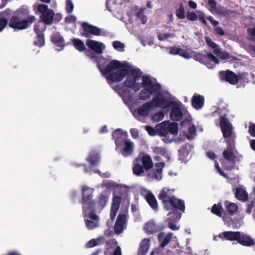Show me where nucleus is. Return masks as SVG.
I'll use <instances>...</instances> for the list:
<instances>
[{
    "label": "nucleus",
    "mask_w": 255,
    "mask_h": 255,
    "mask_svg": "<svg viewBox=\"0 0 255 255\" xmlns=\"http://www.w3.org/2000/svg\"><path fill=\"white\" fill-rule=\"evenodd\" d=\"M142 72L139 68L131 67L127 75V78L124 82L126 87L131 88L134 91L139 90L140 85L137 82L141 76Z\"/></svg>",
    "instance_id": "4"
},
{
    "label": "nucleus",
    "mask_w": 255,
    "mask_h": 255,
    "mask_svg": "<svg viewBox=\"0 0 255 255\" xmlns=\"http://www.w3.org/2000/svg\"><path fill=\"white\" fill-rule=\"evenodd\" d=\"M205 39L206 42V44L211 48L215 50V49H218L219 48L218 47V45L213 42L212 40L208 36H205Z\"/></svg>",
    "instance_id": "49"
},
{
    "label": "nucleus",
    "mask_w": 255,
    "mask_h": 255,
    "mask_svg": "<svg viewBox=\"0 0 255 255\" xmlns=\"http://www.w3.org/2000/svg\"><path fill=\"white\" fill-rule=\"evenodd\" d=\"M205 99L203 96L195 93L191 100L192 106L196 110L202 109L204 105Z\"/></svg>",
    "instance_id": "21"
},
{
    "label": "nucleus",
    "mask_w": 255,
    "mask_h": 255,
    "mask_svg": "<svg viewBox=\"0 0 255 255\" xmlns=\"http://www.w3.org/2000/svg\"><path fill=\"white\" fill-rule=\"evenodd\" d=\"M145 199L150 207L155 211H157L158 209V205L157 201L154 195L150 192L149 191L146 196Z\"/></svg>",
    "instance_id": "26"
},
{
    "label": "nucleus",
    "mask_w": 255,
    "mask_h": 255,
    "mask_svg": "<svg viewBox=\"0 0 255 255\" xmlns=\"http://www.w3.org/2000/svg\"><path fill=\"white\" fill-rule=\"evenodd\" d=\"M195 59L200 63L205 64L208 68L211 67L210 66V63L206 62V55L198 53L195 55Z\"/></svg>",
    "instance_id": "45"
},
{
    "label": "nucleus",
    "mask_w": 255,
    "mask_h": 255,
    "mask_svg": "<svg viewBox=\"0 0 255 255\" xmlns=\"http://www.w3.org/2000/svg\"><path fill=\"white\" fill-rule=\"evenodd\" d=\"M171 191H172L173 192L174 191L173 190H169L167 188H163L158 196V198L160 200L162 201L165 208L166 206H167L170 199L174 197V196H172L170 194V192Z\"/></svg>",
    "instance_id": "18"
},
{
    "label": "nucleus",
    "mask_w": 255,
    "mask_h": 255,
    "mask_svg": "<svg viewBox=\"0 0 255 255\" xmlns=\"http://www.w3.org/2000/svg\"><path fill=\"white\" fill-rule=\"evenodd\" d=\"M126 68L120 69L115 72H113V82H120L128 73L132 66L130 64H126Z\"/></svg>",
    "instance_id": "17"
},
{
    "label": "nucleus",
    "mask_w": 255,
    "mask_h": 255,
    "mask_svg": "<svg viewBox=\"0 0 255 255\" xmlns=\"http://www.w3.org/2000/svg\"><path fill=\"white\" fill-rule=\"evenodd\" d=\"M128 132L124 131L121 129H117L113 132V138L115 140L116 145L119 142L121 143L128 139Z\"/></svg>",
    "instance_id": "20"
},
{
    "label": "nucleus",
    "mask_w": 255,
    "mask_h": 255,
    "mask_svg": "<svg viewBox=\"0 0 255 255\" xmlns=\"http://www.w3.org/2000/svg\"><path fill=\"white\" fill-rule=\"evenodd\" d=\"M172 238V234L171 233L168 234L163 239L160 244V247L161 248H164L166 245H167L170 241H171Z\"/></svg>",
    "instance_id": "51"
},
{
    "label": "nucleus",
    "mask_w": 255,
    "mask_h": 255,
    "mask_svg": "<svg viewBox=\"0 0 255 255\" xmlns=\"http://www.w3.org/2000/svg\"><path fill=\"white\" fill-rule=\"evenodd\" d=\"M225 205L228 212L227 215H229L230 222H231L232 221V217L236 214L238 210V206L236 203H230L228 201L225 202Z\"/></svg>",
    "instance_id": "27"
},
{
    "label": "nucleus",
    "mask_w": 255,
    "mask_h": 255,
    "mask_svg": "<svg viewBox=\"0 0 255 255\" xmlns=\"http://www.w3.org/2000/svg\"><path fill=\"white\" fill-rule=\"evenodd\" d=\"M208 3L210 8L209 10L213 14L222 15L224 17H228L233 14L234 12L222 5L217 6L215 0H208Z\"/></svg>",
    "instance_id": "10"
},
{
    "label": "nucleus",
    "mask_w": 255,
    "mask_h": 255,
    "mask_svg": "<svg viewBox=\"0 0 255 255\" xmlns=\"http://www.w3.org/2000/svg\"><path fill=\"white\" fill-rule=\"evenodd\" d=\"M144 230L148 235L156 233L160 230L156 224H145Z\"/></svg>",
    "instance_id": "37"
},
{
    "label": "nucleus",
    "mask_w": 255,
    "mask_h": 255,
    "mask_svg": "<svg viewBox=\"0 0 255 255\" xmlns=\"http://www.w3.org/2000/svg\"><path fill=\"white\" fill-rule=\"evenodd\" d=\"M46 29V26L45 24L41 22L40 21H38V22L34 25V31L36 33V35L39 34H44V32Z\"/></svg>",
    "instance_id": "39"
},
{
    "label": "nucleus",
    "mask_w": 255,
    "mask_h": 255,
    "mask_svg": "<svg viewBox=\"0 0 255 255\" xmlns=\"http://www.w3.org/2000/svg\"><path fill=\"white\" fill-rule=\"evenodd\" d=\"M74 9V4L71 0H66V10L67 13H71Z\"/></svg>",
    "instance_id": "60"
},
{
    "label": "nucleus",
    "mask_w": 255,
    "mask_h": 255,
    "mask_svg": "<svg viewBox=\"0 0 255 255\" xmlns=\"http://www.w3.org/2000/svg\"><path fill=\"white\" fill-rule=\"evenodd\" d=\"M104 238V237H102L101 238H98L97 240L92 239L88 242L87 247L88 248H92L95 247L98 244V241H99L101 239H103Z\"/></svg>",
    "instance_id": "58"
},
{
    "label": "nucleus",
    "mask_w": 255,
    "mask_h": 255,
    "mask_svg": "<svg viewBox=\"0 0 255 255\" xmlns=\"http://www.w3.org/2000/svg\"><path fill=\"white\" fill-rule=\"evenodd\" d=\"M54 12L53 10L49 9L47 11L41 14L40 21L46 25H51L54 19Z\"/></svg>",
    "instance_id": "23"
},
{
    "label": "nucleus",
    "mask_w": 255,
    "mask_h": 255,
    "mask_svg": "<svg viewBox=\"0 0 255 255\" xmlns=\"http://www.w3.org/2000/svg\"><path fill=\"white\" fill-rule=\"evenodd\" d=\"M141 87L144 89L141 90L138 95L139 99L146 101L150 99L151 95L159 94L161 91V85L155 80L153 82L148 75H143L141 77Z\"/></svg>",
    "instance_id": "2"
},
{
    "label": "nucleus",
    "mask_w": 255,
    "mask_h": 255,
    "mask_svg": "<svg viewBox=\"0 0 255 255\" xmlns=\"http://www.w3.org/2000/svg\"><path fill=\"white\" fill-rule=\"evenodd\" d=\"M36 7L37 11L41 14L44 13L45 11H47L49 9V8H48V5L44 4H37Z\"/></svg>",
    "instance_id": "56"
},
{
    "label": "nucleus",
    "mask_w": 255,
    "mask_h": 255,
    "mask_svg": "<svg viewBox=\"0 0 255 255\" xmlns=\"http://www.w3.org/2000/svg\"><path fill=\"white\" fill-rule=\"evenodd\" d=\"M113 191L115 195L121 196L125 195L128 192V188L126 185L118 184L113 182Z\"/></svg>",
    "instance_id": "24"
},
{
    "label": "nucleus",
    "mask_w": 255,
    "mask_h": 255,
    "mask_svg": "<svg viewBox=\"0 0 255 255\" xmlns=\"http://www.w3.org/2000/svg\"><path fill=\"white\" fill-rule=\"evenodd\" d=\"M206 59L213 61L215 64L219 63V59L210 52H207L206 54Z\"/></svg>",
    "instance_id": "52"
},
{
    "label": "nucleus",
    "mask_w": 255,
    "mask_h": 255,
    "mask_svg": "<svg viewBox=\"0 0 255 255\" xmlns=\"http://www.w3.org/2000/svg\"><path fill=\"white\" fill-rule=\"evenodd\" d=\"M153 152L157 154H160L163 155L166 153V150L165 148L162 146L155 147L153 149Z\"/></svg>",
    "instance_id": "59"
},
{
    "label": "nucleus",
    "mask_w": 255,
    "mask_h": 255,
    "mask_svg": "<svg viewBox=\"0 0 255 255\" xmlns=\"http://www.w3.org/2000/svg\"><path fill=\"white\" fill-rule=\"evenodd\" d=\"M190 145L188 143L185 144L183 146H182L179 149V152L184 155L188 154L190 150Z\"/></svg>",
    "instance_id": "55"
},
{
    "label": "nucleus",
    "mask_w": 255,
    "mask_h": 255,
    "mask_svg": "<svg viewBox=\"0 0 255 255\" xmlns=\"http://www.w3.org/2000/svg\"><path fill=\"white\" fill-rule=\"evenodd\" d=\"M167 132H170L174 135L178 133V125L176 123H170L166 124Z\"/></svg>",
    "instance_id": "41"
},
{
    "label": "nucleus",
    "mask_w": 255,
    "mask_h": 255,
    "mask_svg": "<svg viewBox=\"0 0 255 255\" xmlns=\"http://www.w3.org/2000/svg\"><path fill=\"white\" fill-rule=\"evenodd\" d=\"M113 47L119 52H122L125 51V45L120 41H115L113 42Z\"/></svg>",
    "instance_id": "43"
},
{
    "label": "nucleus",
    "mask_w": 255,
    "mask_h": 255,
    "mask_svg": "<svg viewBox=\"0 0 255 255\" xmlns=\"http://www.w3.org/2000/svg\"><path fill=\"white\" fill-rule=\"evenodd\" d=\"M72 43L76 49L80 52L84 51L86 54V51L88 49L86 48L83 41L78 38H74L72 39Z\"/></svg>",
    "instance_id": "34"
},
{
    "label": "nucleus",
    "mask_w": 255,
    "mask_h": 255,
    "mask_svg": "<svg viewBox=\"0 0 255 255\" xmlns=\"http://www.w3.org/2000/svg\"><path fill=\"white\" fill-rule=\"evenodd\" d=\"M8 23L7 20L4 17L0 18V32L5 27Z\"/></svg>",
    "instance_id": "64"
},
{
    "label": "nucleus",
    "mask_w": 255,
    "mask_h": 255,
    "mask_svg": "<svg viewBox=\"0 0 255 255\" xmlns=\"http://www.w3.org/2000/svg\"><path fill=\"white\" fill-rule=\"evenodd\" d=\"M165 208L168 210L174 209L184 212L185 206L183 200L178 199L174 196L173 198L170 199Z\"/></svg>",
    "instance_id": "16"
},
{
    "label": "nucleus",
    "mask_w": 255,
    "mask_h": 255,
    "mask_svg": "<svg viewBox=\"0 0 255 255\" xmlns=\"http://www.w3.org/2000/svg\"><path fill=\"white\" fill-rule=\"evenodd\" d=\"M27 6H22L17 9L9 19V26L14 29L23 30L28 28L35 20L34 15H29Z\"/></svg>",
    "instance_id": "1"
},
{
    "label": "nucleus",
    "mask_w": 255,
    "mask_h": 255,
    "mask_svg": "<svg viewBox=\"0 0 255 255\" xmlns=\"http://www.w3.org/2000/svg\"><path fill=\"white\" fill-rule=\"evenodd\" d=\"M108 201V197L103 194L99 196L98 204H96V209L101 211L106 206Z\"/></svg>",
    "instance_id": "40"
},
{
    "label": "nucleus",
    "mask_w": 255,
    "mask_h": 255,
    "mask_svg": "<svg viewBox=\"0 0 255 255\" xmlns=\"http://www.w3.org/2000/svg\"><path fill=\"white\" fill-rule=\"evenodd\" d=\"M149 239H144L140 243L137 255H145L149 248Z\"/></svg>",
    "instance_id": "28"
},
{
    "label": "nucleus",
    "mask_w": 255,
    "mask_h": 255,
    "mask_svg": "<svg viewBox=\"0 0 255 255\" xmlns=\"http://www.w3.org/2000/svg\"><path fill=\"white\" fill-rule=\"evenodd\" d=\"M211 212L216 216L222 217L224 222L230 223L229 215H227V213L224 210L221 202L214 204L212 207Z\"/></svg>",
    "instance_id": "14"
},
{
    "label": "nucleus",
    "mask_w": 255,
    "mask_h": 255,
    "mask_svg": "<svg viewBox=\"0 0 255 255\" xmlns=\"http://www.w3.org/2000/svg\"><path fill=\"white\" fill-rule=\"evenodd\" d=\"M171 112L170 113V118L172 121H180L183 117V113L181 111L180 105L176 101L175 104L170 106Z\"/></svg>",
    "instance_id": "15"
},
{
    "label": "nucleus",
    "mask_w": 255,
    "mask_h": 255,
    "mask_svg": "<svg viewBox=\"0 0 255 255\" xmlns=\"http://www.w3.org/2000/svg\"><path fill=\"white\" fill-rule=\"evenodd\" d=\"M157 135L161 136H166L167 134V130L166 128V124L162 123L160 124L156 125Z\"/></svg>",
    "instance_id": "38"
},
{
    "label": "nucleus",
    "mask_w": 255,
    "mask_h": 255,
    "mask_svg": "<svg viewBox=\"0 0 255 255\" xmlns=\"http://www.w3.org/2000/svg\"><path fill=\"white\" fill-rule=\"evenodd\" d=\"M140 162L139 158H135L133 161L132 167L133 173L136 175H140L144 172V167L138 162Z\"/></svg>",
    "instance_id": "33"
},
{
    "label": "nucleus",
    "mask_w": 255,
    "mask_h": 255,
    "mask_svg": "<svg viewBox=\"0 0 255 255\" xmlns=\"http://www.w3.org/2000/svg\"><path fill=\"white\" fill-rule=\"evenodd\" d=\"M186 17L188 20L193 21L198 18V15L194 11H188L186 14Z\"/></svg>",
    "instance_id": "57"
},
{
    "label": "nucleus",
    "mask_w": 255,
    "mask_h": 255,
    "mask_svg": "<svg viewBox=\"0 0 255 255\" xmlns=\"http://www.w3.org/2000/svg\"><path fill=\"white\" fill-rule=\"evenodd\" d=\"M127 219L126 213H120L115 223H126Z\"/></svg>",
    "instance_id": "54"
},
{
    "label": "nucleus",
    "mask_w": 255,
    "mask_h": 255,
    "mask_svg": "<svg viewBox=\"0 0 255 255\" xmlns=\"http://www.w3.org/2000/svg\"><path fill=\"white\" fill-rule=\"evenodd\" d=\"M227 148L223 152V156L225 159L229 162V163L225 166V168L227 170H232L234 168L236 164L237 156L234 152L232 144L234 143L228 142Z\"/></svg>",
    "instance_id": "8"
},
{
    "label": "nucleus",
    "mask_w": 255,
    "mask_h": 255,
    "mask_svg": "<svg viewBox=\"0 0 255 255\" xmlns=\"http://www.w3.org/2000/svg\"><path fill=\"white\" fill-rule=\"evenodd\" d=\"M97 64V67L101 74L106 78L110 86L112 85V59L102 55L92 60Z\"/></svg>",
    "instance_id": "3"
},
{
    "label": "nucleus",
    "mask_w": 255,
    "mask_h": 255,
    "mask_svg": "<svg viewBox=\"0 0 255 255\" xmlns=\"http://www.w3.org/2000/svg\"><path fill=\"white\" fill-rule=\"evenodd\" d=\"M185 10L182 3H180L179 7L176 10V15L179 19H184L185 18Z\"/></svg>",
    "instance_id": "44"
},
{
    "label": "nucleus",
    "mask_w": 255,
    "mask_h": 255,
    "mask_svg": "<svg viewBox=\"0 0 255 255\" xmlns=\"http://www.w3.org/2000/svg\"><path fill=\"white\" fill-rule=\"evenodd\" d=\"M236 197L239 200L246 201L248 199V194L246 191L242 188H238L235 193Z\"/></svg>",
    "instance_id": "35"
},
{
    "label": "nucleus",
    "mask_w": 255,
    "mask_h": 255,
    "mask_svg": "<svg viewBox=\"0 0 255 255\" xmlns=\"http://www.w3.org/2000/svg\"><path fill=\"white\" fill-rule=\"evenodd\" d=\"M224 237L229 241H236L238 242V240L241 236V232H233L226 231L223 233Z\"/></svg>",
    "instance_id": "32"
},
{
    "label": "nucleus",
    "mask_w": 255,
    "mask_h": 255,
    "mask_svg": "<svg viewBox=\"0 0 255 255\" xmlns=\"http://www.w3.org/2000/svg\"><path fill=\"white\" fill-rule=\"evenodd\" d=\"M221 79L228 82L230 84L236 85L243 77V74L237 75L230 70L222 71L220 72Z\"/></svg>",
    "instance_id": "13"
},
{
    "label": "nucleus",
    "mask_w": 255,
    "mask_h": 255,
    "mask_svg": "<svg viewBox=\"0 0 255 255\" xmlns=\"http://www.w3.org/2000/svg\"><path fill=\"white\" fill-rule=\"evenodd\" d=\"M164 117V114L162 112H159L155 113L152 116V120L156 122L162 121Z\"/></svg>",
    "instance_id": "53"
},
{
    "label": "nucleus",
    "mask_w": 255,
    "mask_h": 255,
    "mask_svg": "<svg viewBox=\"0 0 255 255\" xmlns=\"http://www.w3.org/2000/svg\"><path fill=\"white\" fill-rule=\"evenodd\" d=\"M142 166L146 171L150 169L153 166V162L151 156L148 154H145L141 157Z\"/></svg>",
    "instance_id": "31"
},
{
    "label": "nucleus",
    "mask_w": 255,
    "mask_h": 255,
    "mask_svg": "<svg viewBox=\"0 0 255 255\" xmlns=\"http://www.w3.org/2000/svg\"><path fill=\"white\" fill-rule=\"evenodd\" d=\"M94 189L86 186H83L82 188V204L83 213L86 215L87 209H94V206H96V203L92 198L94 193Z\"/></svg>",
    "instance_id": "6"
},
{
    "label": "nucleus",
    "mask_w": 255,
    "mask_h": 255,
    "mask_svg": "<svg viewBox=\"0 0 255 255\" xmlns=\"http://www.w3.org/2000/svg\"><path fill=\"white\" fill-rule=\"evenodd\" d=\"M86 44L89 48L86 51V55L91 60L101 55L105 49V45L99 41L88 39Z\"/></svg>",
    "instance_id": "5"
},
{
    "label": "nucleus",
    "mask_w": 255,
    "mask_h": 255,
    "mask_svg": "<svg viewBox=\"0 0 255 255\" xmlns=\"http://www.w3.org/2000/svg\"><path fill=\"white\" fill-rule=\"evenodd\" d=\"M81 26L82 28L81 35L86 38H90L92 35L99 36L101 34L100 28L87 22H83Z\"/></svg>",
    "instance_id": "12"
},
{
    "label": "nucleus",
    "mask_w": 255,
    "mask_h": 255,
    "mask_svg": "<svg viewBox=\"0 0 255 255\" xmlns=\"http://www.w3.org/2000/svg\"><path fill=\"white\" fill-rule=\"evenodd\" d=\"M168 223H176L178 222L181 217L182 213H179L176 211L169 212L168 214Z\"/></svg>",
    "instance_id": "36"
},
{
    "label": "nucleus",
    "mask_w": 255,
    "mask_h": 255,
    "mask_svg": "<svg viewBox=\"0 0 255 255\" xmlns=\"http://www.w3.org/2000/svg\"><path fill=\"white\" fill-rule=\"evenodd\" d=\"M220 127L223 137L226 139V142H235L236 134L233 132V128L228 119L221 117Z\"/></svg>",
    "instance_id": "7"
},
{
    "label": "nucleus",
    "mask_w": 255,
    "mask_h": 255,
    "mask_svg": "<svg viewBox=\"0 0 255 255\" xmlns=\"http://www.w3.org/2000/svg\"><path fill=\"white\" fill-rule=\"evenodd\" d=\"M143 13V9L141 8L136 13V16L141 20L142 24H145L147 21V17Z\"/></svg>",
    "instance_id": "50"
},
{
    "label": "nucleus",
    "mask_w": 255,
    "mask_h": 255,
    "mask_svg": "<svg viewBox=\"0 0 255 255\" xmlns=\"http://www.w3.org/2000/svg\"><path fill=\"white\" fill-rule=\"evenodd\" d=\"M215 168L218 171V172L222 176L225 178H228V174L225 173L224 172L222 171L221 168H220L218 162L217 161H215Z\"/></svg>",
    "instance_id": "63"
},
{
    "label": "nucleus",
    "mask_w": 255,
    "mask_h": 255,
    "mask_svg": "<svg viewBox=\"0 0 255 255\" xmlns=\"http://www.w3.org/2000/svg\"><path fill=\"white\" fill-rule=\"evenodd\" d=\"M121 202H122L121 196L114 195V197L113 198V209H114V208H116L117 209H119Z\"/></svg>",
    "instance_id": "48"
},
{
    "label": "nucleus",
    "mask_w": 255,
    "mask_h": 255,
    "mask_svg": "<svg viewBox=\"0 0 255 255\" xmlns=\"http://www.w3.org/2000/svg\"><path fill=\"white\" fill-rule=\"evenodd\" d=\"M145 129L146 130V131L148 132V134L150 135L154 136L155 135H157L156 126L155 127V128H153L149 126H146L145 127Z\"/></svg>",
    "instance_id": "61"
},
{
    "label": "nucleus",
    "mask_w": 255,
    "mask_h": 255,
    "mask_svg": "<svg viewBox=\"0 0 255 255\" xmlns=\"http://www.w3.org/2000/svg\"><path fill=\"white\" fill-rule=\"evenodd\" d=\"M126 64H129V63L128 62L122 63L117 60H113V71L118 68L119 69L126 68V66H125Z\"/></svg>",
    "instance_id": "46"
},
{
    "label": "nucleus",
    "mask_w": 255,
    "mask_h": 255,
    "mask_svg": "<svg viewBox=\"0 0 255 255\" xmlns=\"http://www.w3.org/2000/svg\"><path fill=\"white\" fill-rule=\"evenodd\" d=\"M115 150L125 157H129L133 153L134 143L128 138L122 142H119L116 145Z\"/></svg>",
    "instance_id": "9"
},
{
    "label": "nucleus",
    "mask_w": 255,
    "mask_h": 255,
    "mask_svg": "<svg viewBox=\"0 0 255 255\" xmlns=\"http://www.w3.org/2000/svg\"><path fill=\"white\" fill-rule=\"evenodd\" d=\"M34 44L38 47L42 46L45 44L44 34L36 35V39L34 42Z\"/></svg>",
    "instance_id": "47"
},
{
    "label": "nucleus",
    "mask_w": 255,
    "mask_h": 255,
    "mask_svg": "<svg viewBox=\"0 0 255 255\" xmlns=\"http://www.w3.org/2000/svg\"><path fill=\"white\" fill-rule=\"evenodd\" d=\"M151 101L154 107H162L164 109L169 108L175 104V101L165 98L161 91L159 94H155Z\"/></svg>",
    "instance_id": "11"
},
{
    "label": "nucleus",
    "mask_w": 255,
    "mask_h": 255,
    "mask_svg": "<svg viewBox=\"0 0 255 255\" xmlns=\"http://www.w3.org/2000/svg\"><path fill=\"white\" fill-rule=\"evenodd\" d=\"M96 206H94V209H87L86 215L83 213L86 223H94V222H98L99 221L98 216L95 214Z\"/></svg>",
    "instance_id": "19"
},
{
    "label": "nucleus",
    "mask_w": 255,
    "mask_h": 255,
    "mask_svg": "<svg viewBox=\"0 0 255 255\" xmlns=\"http://www.w3.org/2000/svg\"><path fill=\"white\" fill-rule=\"evenodd\" d=\"M125 224H115L114 231L115 233L120 234L124 231V225Z\"/></svg>",
    "instance_id": "62"
},
{
    "label": "nucleus",
    "mask_w": 255,
    "mask_h": 255,
    "mask_svg": "<svg viewBox=\"0 0 255 255\" xmlns=\"http://www.w3.org/2000/svg\"><path fill=\"white\" fill-rule=\"evenodd\" d=\"M238 243L243 246L251 247L255 245V241L250 236L241 232Z\"/></svg>",
    "instance_id": "25"
},
{
    "label": "nucleus",
    "mask_w": 255,
    "mask_h": 255,
    "mask_svg": "<svg viewBox=\"0 0 255 255\" xmlns=\"http://www.w3.org/2000/svg\"><path fill=\"white\" fill-rule=\"evenodd\" d=\"M100 160V156L96 151H92L89 154L88 161L91 165H97Z\"/></svg>",
    "instance_id": "30"
},
{
    "label": "nucleus",
    "mask_w": 255,
    "mask_h": 255,
    "mask_svg": "<svg viewBox=\"0 0 255 255\" xmlns=\"http://www.w3.org/2000/svg\"><path fill=\"white\" fill-rule=\"evenodd\" d=\"M213 53L220 59L223 60L228 59L230 58V55L228 52L225 51L222 52L221 51L220 48L213 50Z\"/></svg>",
    "instance_id": "42"
},
{
    "label": "nucleus",
    "mask_w": 255,
    "mask_h": 255,
    "mask_svg": "<svg viewBox=\"0 0 255 255\" xmlns=\"http://www.w3.org/2000/svg\"><path fill=\"white\" fill-rule=\"evenodd\" d=\"M153 107L151 101L147 102L137 109V114L141 117H147Z\"/></svg>",
    "instance_id": "22"
},
{
    "label": "nucleus",
    "mask_w": 255,
    "mask_h": 255,
    "mask_svg": "<svg viewBox=\"0 0 255 255\" xmlns=\"http://www.w3.org/2000/svg\"><path fill=\"white\" fill-rule=\"evenodd\" d=\"M52 42L57 47H59L60 49L58 50H62L64 46V39L61 35L59 33L57 32L54 33L51 37Z\"/></svg>",
    "instance_id": "29"
}]
</instances>
